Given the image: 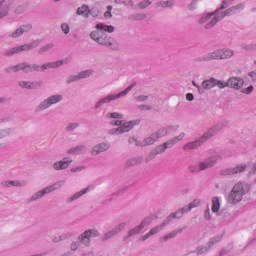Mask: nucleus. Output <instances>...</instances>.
Here are the masks:
<instances>
[{"label": "nucleus", "mask_w": 256, "mask_h": 256, "mask_svg": "<svg viewBox=\"0 0 256 256\" xmlns=\"http://www.w3.org/2000/svg\"><path fill=\"white\" fill-rule=\"evenodd\" d=\"M94 71L93 70H86L82 71L78 74L79 79H85L87 77H91L93 75Z\"/></svg>", "instance_id": "44"}, {"label": "nucleus", "mask_w": 256, "mask_h": 256, "mask_svg": "<svg viewBox=\"0 0 256 256\" xmlns=\"http://www.w3.org/2000/svg\"><path fill=\"white\" fill-rule=\"evenodd\" d=\"M2 187H25V182L18 180H5L1 183Z\"/></svg>", "instance_id": "22"}, {"label": "nucleus", "mask_w": 256, "mask_h": 256, "mask_svg": "<svg viewBox=\"0 0 256 256\" xmlns=\"http://www.w3.org/2000/svg\"><path fill=\"white\" fill-rule=\"evenodd\" d=\"M167 225H168V224H167V223L165 222V220H164L162 224H160V225H158V226L152 228V229L148 232L149 236L151 237V236H153V235H157V233H159V231H162V229H164L165 227H167Z\"/></svg>", "instance_id": "30"}, {"label": "nucleus", "mask_w": 256, "mask_h": 256, "mask_svg": "<svg viewBox=\"0 0 256 256\" xmlns=\"http://www.w3.org/2000/svg\"><path fill=\"white\" fill-rule=\"evenodd\" d=\"M129 21H143V19H147V14L144 13H135L128 16Z\"/></svg>", "instance_id": "31"}, {"label": "nucleus", "mask_w": 256, "mask_h": 256, "mask_svg": "<svg viewBox=\"0 0 256 256\" xmlns=\"http://www.w3.org/2000/svg\"><path fill=\"white\" fill-rule=\"evenodd\" d=\"M77 15H82V17H84L85 19H89V6L87 5H82L81 7H79L76 11Z\"/></svg>", "instance_id": "25"}, {"label": "nucleus", "mask_w": 256, "mask_h": 256, "mask_svg": "<svg viewBox=\"0 0 256 256\" xmlns=\"http://www.w3.org/2000/svg\"><path fill=\"white\" fill-rule=\"evenodd\" d=\"M235 53L231 49H216L213 52H209L204 56L197 59L200 62L209 61H223L225 59H231Z\"/></svg>", "instance_id": "6"}, {"label": "nucleus", "mask_w": 256, "mask_h": 256, "mask_svg": "<svg viewBox=\"0 0 256 256\" xmlns=\"http://www.w3.org/2000/svg\"><path fill=\"white\" fill-rule=\"evenodd\" d=\"M5 0L0 1V19H3V17H7L9 13V5L5 4Z\"/></svg>", "instance_id": "26"}, {"label": "nucleus", "mask_w": 256, "mask_h": 256, "mask_svg": "<svg viewBox=\"0 0 256 256\" xmlns=\"http://www.w3.org/2000/svg\"><path fill=\"white\" fill-rule=\"evenodd\" d=\"M39 45H41V40H34L29 44H24L21 46L11 48L10 50H7L4 53V56L5 57H13V55H17V53H21L23 51H31L33 49H36V47H38Z\"/></svg>", "instance_id": "8"}, {"label": "nucleus", "mask_w": 256, "mask_h": 256, "mask_svg": "<svg viewBox=\"0 0 256 256\" xmlns=\"http://www.w3.org/2000/svg\"><path fill=\"white\" fill-rule=\"evenodd\" d=\"M61 31H63L65 35H69V31H71V28L69 27V24L62 23L61 24Z\"/></svg>", "instance_id": "56"}, {"label": "nucleus", "mask_w": 256, "mask_h": 256, "mask_svg": "<svg viewBox=\"0 0 256 256\" xmlns=\"http://www.w3.org/2000/svg\"><path fill=\"white\" fill-rule=\"evenodd\" d=\"M188 171H190V173H199L201 170V166L200 165H190L188 167Z\"/></svg>", "instance_id": "49"}, {"label": "nucleus", "mask_w": 256, "mask_h": 256, "mask_svg": "<svg viewBox=\"0 0 256 256\" xmlns=\"http://www.w3.org/2000/svg\"><path fill=\"white\" fill-rule=\"evenodd\" d=\"M89 191V187H87L86 189L75 193L73 196L69 197L67 199V203H73V201L79 199V197H83V195H85V193H87Z\"/></svg>", "instance_id": "28"}, {"label": "nucleus", "mask_w": 256, "mask_h": 256, "mask_svg": "<svg viewBox=\"0 0 256 256\" xmlns=\"http://www.w3.org/2000/svg\"><path fill=\"white\" fill-rule=\"evenodd\" d=\"M183 137H185V133L182 132L179 136H176L173 139L168 140L163 145L164 147H166V150L171 149V147H173L177 143V141H182Z\"/></svg>", "instance_id": "23"}, {"label": "nucleus", "mask_w": 256, "mask_h": 256, "mask_svg": "<svg viewBox=\"0 0 256 256\" xmlns=\"http://www.w3.org/2000/svg\"><path fill=\"white\" fill-rule=\"evenodd\" d=\"M153 150L156 153V155H161V153H165V151H167L166 147L164 146V144L157 146Z\"/></svg>", "instance_id": "48"}, {"label": "nucleus", "mask_w": 256, "mask_h": 256, "mask_svg": "<svg viewBox=\"0 0 256 256\" xmlns=\"http://www.w3.org/2000/svg\"><path fill=\"white\" fill-rule=\"evenodd\" d=\"M77 127H79V123H70L67 125L66 131H74Z\"/></svg>", "instance_id": "64"}, {"label": "nucleus", "mask_w": 256, "mask_h": 256, "mask_svg": "<svg viewBox=\"0 0 256 256\" xmlns=\"http://www.w3.org/2000/svg\"><path fill=\"white\" fill-rule=\"evenodd\" d=\"M183 229L184 228H180L178 230H175L173 232H170V233L166 234L165 236H163L161 238V241H167L168 239H173V237H177L178 233H183Z\"/></svg>", "instance_id": "33"}, {"label": "nucleus", "mask_w": 256, "mask_h": 256, "mask_svg": "<svg viewBox=\"0 0 256 256\" xmlns=\"http://www.w3.org/2000/svg\"><path fill=\"white\" fill-rule=\"evenodd\" d=\"M115 99H119V96L118 94H111V95H108L102 99H100L96 105H95V109H99L102 107V105H105L107 103H111V101H115Z\"/></svg>", "instance_id": "19"}, {"label": "nucleus", "mask_w": 256, "mask_h": 256, "mask_svg": "<svg viewBox=\"0 0 256 256\" xmlns=\"http://www.w3.org/2000/svg\"><path fill=\"white\" fill-rule=\"evenodd\" d=\"M23 35V30H21V27L17 28L15 32L9 35V37H13L14 39H17V37H21Z\"/></svg>", "instance_id": "53"}, {"label": "nucleus", "mask_w": 256, "mask_h": 256, "mask_svg": "<svg viewBox=\"0 0 256 256\" xmlns=\"http://www.w3.org/2000/svg\"><path fill=\"white\" fill-rule=\"evenodd\" d=\"M201 205L200 199H194L189 205L185 206L187 211H191V209H195V207H199Z\"/></svg>", "instance_id": "40"}, {"label": "nucleus", "mask_w": 256, "mask_h": 256, "mask_svg": "<svg viewBox=\"0 0 256 256\" xmlns=\"http://www.w3.org/2000/svg\"><path fill=\"white\" fill-rule=\"evenodd\" d=\"M87 151L86 145H78L67 150L68 155H81Z\"/></svg>", "instance_id": "21"}, {"label": "nucleus", "mask_w": 256, "mask_h": 256, "mask_svg": "<svg viewBox=\"0 0 256 256\" xmlns=\"http://www.w3.org/2000/svg\"><path fill=\"white\" fill-rule=\"evenodd\" d=\"M185 213H189L187 210V207L184 206L183 208L178 209L176 212L171 213L164 221L166 222L167 225L173 221V219H181Z\"/></svg>", "instance_id": "18"}, {"label": "nucleus", "mask_w": 256, "mask_h": 256, "mask_svg": "<svg viewBox=\"0 0 256 256\" xmlns=\"http://www.w3.org/2000/svg\"><path fill=\"white\" fill-rule=\"evenodd\" d=\"M229 126L228 120H222L209 128L200 138L196 139L193 142L187 143L184 146V149H199L203 145V143H207L211 137H215L219 133V131H223L226 127Z\"/></svg>", "instance_id": "3"}, {"label": "nucleus", "mask_w": 256, "mask_h": 256, "mask_svg": "<svg viewBox=\"0 0 256 256\" xmlns=\"http://www.w3.org/2000/svg\"><path fill=\"white\" fill-rule=\"evenodd\" d=\"M18 85L21 89H30L31 81H20Z\"/></svg>", "instance_id": "55"}, {"label": "nucleus", "mask_w": 256, "mask_h": 256, "mask_svg": "<svg viewBox=\"0 0 256 256\" xmlns=\"http://www.w3.org/2000/svg\"><path fill=\"white\" fill-rule=\"evenodd\" d=\"M73 235L71 233H65L60 236L54 237L52 239L53 243H59L60 241H65V239H69V237H72Z\"/></svg>", "instance_id": "37"}, {"label": "nucleus", "mask_w": 256, "mask_h": 256, "mask_svg": "<svg viewBox=\"0 0 256 256\" xmlns=\"http://www.w3.org/2000/svg\"><path fill=\"white\" fill-rule=\"evenodd\" d=\"M153 223V216H148L142 220V222L139 224V226L142 229H145V227H149Z\"/></svg>", "instance_id": "38"}, {"label": "nucleus", "mask_w": 256, "mask_h": 256, "mask_svg": "<svg viewBox=\"0 0 256 256\" xmlns=\"http://www.w3.org/2000/svg\"><path fill=\"white\" fill-rule=\"evenodd\" d=\"M122 5H124V7H135V2H133V0H123Z\"/></svg>", "instance_id": "62"}, {"label": "nucleus", "mask_w": 256, "mask_h": 256, "mask_svg": "<svg viewBox=\"0 0 256 256\" xmlns=\"http://www.w3.org/2000/svg\"><path fill=\"white\" fill-rule=\"evenodd\" d=\"M154 157H157V153L155 152V150H152L145 159L146 163H149V161H153Z\"/></svg>", "instance_id": "59"}, {"label": "nucleus", "mask_w": 256, "mask_h": 256, "mask_svg": "<svg viewBox=\"0 0 256 256\" xmlns=\"http://www.w3.org/2000/svg\"><path fill=\"white\" fill-rule=\"evenodd\" d=\"M175 5V0H168V1H160L156 3L157 7H163V8H171Z\"/></svg>", "instance_id": "36"}, {"label": "nucleus", "mask_w": 256, "mask_h": 256, "mask_svg": "<svg viewBox=\"0 0 256 256\" xmlns=\"http://www.w3.org/2000/svg\"><path fill=\"white\" fill-rule=\"evenodd\" d=\"M75 81H79V75H72L69 76L66 80V83L70 84V83H75Z\"/></svg>", "instance_id": "58"}, {"label": "nucleus", "mask_w": 256, "mask_h": 256, "mask_svg": "<svg viewBox=\"0 0 256 256\" xmlns=\"http://www.w3.org/2000/svg\"><path fill=\"white\" fill-rule=\"evenodd\" d=\"M95 29L90 33V39L98 43V45H102V47H108L110 49L117 48V41L115 38L107 35L106 33H113L115 31V27L111 25H106L103 23H99L95 26ZM105 31V32H103Z\"/></svg>", "instance_id": "1"}, {"label": "nucleus", "mask_w": 256, "mask_h": 256, "mask_svg": "<svg viewBox=\"0 0 256 256\" xmlns=\"http://www.w3.org/2000/svg\"><path fill=\"white\" fill-rule=\"evenodd\" d=\"M219 209H221V202L219 201V197L212 198V212L219 213Z\"/></svg>", "instance_id": "32"}, {"label": "nucleus", "mask_w": 256, "mask_h": 256, "mask_svg": "<svg viewBox=\"0 0 256 256\" xmlns=\"http://www.w3.org/2000/svg\"><path fill=\"white\" fill-rule=\"evenodd\" d=\"M214 87H218V89H223V80H218L215 77L204 80L201 84V87H198V92L200 95H203L205 91H211V89H214Z\"/></svg>", "instance_id": "9"}, {"label": "nucleus", "mask_w": 256, "mask_h": 256, "mask_svg": "<svg viewBox=\"0 0 256 256\" xmlns=\"http://www.w3.org/2000/svg\"><path fill=\"white\" fill-rule=\"evenodd\" d=\"M63 101L62 95H52L42 101L35 109L36 113H41V111H45V109H49L51 105H55L56 103H60Z\"/></svg>", "instance_id": "12"}, {"label": "nucleus", "mask_w": 256, "mask_h": 256, "mask_svg": "<svg viewBox=\"0 0 256 256\" xmlns=\"http://www.w3.org/2000/svg\"><path fill=\"white\" fill-rule=\"evenodd\" d=\"M39 87H43V81H33L30 82V88L31 90L33 89H39Z\"/></svg>", "instance_id": "46"}, {"label": "nucleus", "mask_w": 256, "mask_h": 256, "mask_svg": "<svg viewBox=\"0 0 256 256\" xmlns=\"http://www.w3.org/2000/svg\"><path fill=\"white\" fill-rule=\"evenodd\" d=\"M221 159V156L214 155L208 157L205 161L200 162V170L205 171L207 169H211V167H214V165H217V162Z\"/></svg>", "instance_id": "16"}, {"label": "nucleus", "mask_w": 256, "mask_h": 256, "mask_svg": "<svg viewBox=\"0 0 256 256\" xmlns=\"http://www.w3.org/2000/svg\"><path fill=\"white\" fill-rule=\"evenodd\" d=\"M125 227H127V223L122 222L114 228V231H116V233L119 235V233H121Z\"/></svg>", "instance_id": "51"}, {"label": "nucleus", "mask_w": 256, "mask_h": 256, "mask_svg": "<svg viewBox=\"0 0 256 256\" xmlns=\"http://www.w3.org/2000/svg\"><path fill=\"white\" fill-rule=\"evenodd\" d=\"M81 241L77 242V241H74L70 244V249L71 251H77V249H79V247L81 246Z\"/></svg>", "instance_id": "57"}, {"label": "nucleus", "mask_w": 256, "mask_h": 256, "mask_svg": "<svg viewBox=\"0 0 256 256\" xmlns=\"http://www.w3.org/2000/svg\"><path fill=\"white\" fill-rule=\"evenodd\" d=\"M253 89V85H250L249 87L242 89L241 93H244L245 95H251L253 93Z\"/></svg>", "instance_id": "60"}, {"label": "nucleus", "mask_w": 256, "mask_h": 256, "mask_svg": "<svg viewBox=\"0 0 256 256\" xmlns=\"http://www.w3.org/2000/svg\"><path fill=\"white\" fill-rule=\"evenodd\" d=\"M233 3H235V0H223L221 6L216 10L219 12L224 11V9L231 7Z\"/></svg>", "instance_id": "35"}, {"label": "nucleus", "mask_w": 256, "mask_h": 256, "mask_svg": "<svg viewBox=\"0 0 256 256\" xmlns=\"http://www.w3.org/2000/svg\"><path fill=\"white\" fill-rule=\"evenodd\" d=\"M243 9H245V3H238L234 6H231L228 8H226L225 11H220L217 10V17L216 18H212L211 21H209L208 23H206V25L204 26V29H213V26L216 23H219V21H223V19H225V17H231V15H237V13H241V11H243Z\"/></svg>", "instance_id": "4"}, {"label": "nucleus", "mask_w": 256, "mask_h": 256, "mask_svg": "<svg viewBox=\"0 0 256 256\" xmlns=\"http://www.w3.org/2000/svg\"><path fill=\"white\" fill-rule=\"evenodd\" d=\"M63 65V60L49 62L43 64L42 66L38 64H30L29 62H21L17 65L10 66L5 68L6 73H19V71H23V73H33V71H45L46 69H57V67H61Z\"/></svg>", "instance_id": "2"}, {"label": "nucleus", "mask_w": 256, "mask_h": 256, "mask_svg": "<svg viewBox=\"0 0 256 256\" xmlns=\"http://www.w3.org/2000/svg\"><path fill=\"white\" fill-rule=\"evenodd\" d=\"M53 47H55V44H53V43L46 44L45 46H42L38 50V53H39V55H43V53H47V51H51V49H53Z\"/></svg>", "instance_id": "39"}, {"label": "nucleus", "mask_w": 256, "mask_h": 256, "mask_svg": "<svg viewBox=\"0 0 256 256\" xmlns=\"http://www.w3.org/2000/svg\"><path fill=\"white\" fill-rule=\"evenodd\" d=\"M135 85H137V82H132V84L128 86L124 91L117 94L118 98L125 97V95H127V93H129L133 89V87H135Z\"/></svg>", "instance_id": "41"}, {"label": "nucleus", "mask_w": 256, "mask_h": 256, "mask_svg": "<svg viewBox=\"0 0 256 256\" xmlns=\"http://www.w3.org/2000/svg\"><path fill=\"white\" fill-rule=\"evenodd\" d=\"M111 146L107 143H100L98 145L93 146L91 150V155H99L101 153H104V151L109 150Z\"/></svg>", "instance_id": "20"}, {"label": "nucleus", "mask_w": 256, "mask_h": 256, "mask_svg": "<svg viewBox=\"0 0 256 256\" xmlns=\"http://www.w3.org/2000/svg\"><path fill=\"white\" fill-rule=\"evenodd\" d=\"M245 171H247V164H239L236 167L221 170L220 175H239Z\"/></svg>", "instance_id": "15"}, {"label": "nucleus", "mask_w": 256, "mask_h": 256, "mask_svg": "<svg viewBox=\"0 0 256 256\" xmlns=\"http://www.w3.org/2000/svg\"><path fill=\"white\" fill-rule=\"evenodd\" d=\"M143 163V157L131 158L126 162V167H135V165H141Z\"/></svg>", "instance_id": "27"}, {"label": "nucleus", "mask_w": 256, "mask_h": 256, "mask_svg": "<svg viewBox=\"0 0 256 256\" xmlns=\"http://www.w3.org/2000/svg\"><path fill=\"white\" fill-rule=\"evenodd\" d=\"M63 185H65V181L61 180V181H58L50 186H47L43 190H40V191L34 193L30 197L29 202L31 203L33 201H37V200L41 199L42 197H45V195H47V193H53V191H57V189H61V187H63Z\"/></svg>", "instance_id": "7"}, {"label": "nucleus", "mask_w": 256, "mask_h": 256, "mask_svg": "<svg viewBox=\"0 0 256 256\" xmlns=\"http://www.w3.org/2000/svg\"><path fill=\"white\" fill-rule=\"evenodd\" d=\"M91 237H101V232L97 229H88L78 236V241H80L84 247H89V245H91Z\"/></svg>", "instance_id": "11"}, {"label": "nucleus", "mask_w": 256, "mask_h": 256, "mask_svg": "<svg viewBox=\"0 0 256 256\" xmlns=\"http://www.w3.org/2000/svg\"><path fill=\"white\" fill-rule=\"evenodd\" d=\"M173 127H168V128H160L158 129L155 133L151 134L150 137H147L144 140V145H153V143H156V141H159L161 137H165L167 135V131L169 129H172Z\"/></svg>", "instance_id": "13"}, {"label": "nucleus", "mask_w": 256, "mask_h": 256, "mask_svg": "<svg viewBox=\"0 0 256 256\" xmlns=\"http://www.w3.org/2000/svg\"><path fill=\"white\" fill-rule=\"evenodd\" d=\"M244 83L245 81H243V79L239 77H231L228 79L227 82L222 81V89H225V87H230L231 89H236L237 91H239V89L243 87Z\"/></svg>", "instance_id": "14"}, {"label": "nucleus", "mask_w": 256, "mask_h": 256, "mask_svg": "<svg viewBox=\"0 0 256 256\" xmlns=\"http://www.w3.org/2000/svg\"><path fill=\"white\" fill-rule=\"evenodd\" d=\"M221 239H222V237L219 235L211 238L210 241L208 242V248L211 249V247H213V245H217V243H219V241H221Z\"/></svg>", "instance_id": "42"}, {"label": "nucleus", "mask_w": 256, "mask_h": 256, "mask_svg": "<svg viewBox=\"0 0 256 256\" xmlns=\"http://www.w3.org/2000/svg\"><path fill=\"white\" fill-rule=\"evenodd\" d=\"M141 231H143V229L141 228L140 225L132 228L131 230L128 231L127 236L124 237V241H127V239H129V237H133V235H139V233H141Z\"/></svg>", "instance_id": "29"}, {"label": "nucleus", "mask_w": 256, "mask_h": 256, "mask_svg": "<svg viewBox=\"0 0 256 256\" xmlns=\"http://www.w3.org/2000/svg\"><path fill=\"white\" fill-rule=\"evenodd\" d=\"M141 123V120H132L129 122H125L115 129H112L109 131L110 135H121V133H129L131 129H133L135 126L139 125Z\"/></svg>", "instance_id": "10"}, {"label": "nucleus", "mask_w": 256, "mask_h": 256, "mask_svg": "<svg viewBox=\"0 0 256 256\" xmlns=\"http://www.w3.org/2000/svg\"><path fill=\"white\" fill-rule=\"evenodd\" d=\"M211 17H213V19H217V9L214 12L203 14L198 20V23L203 25V23H207V20L211 19Z\"/></svg>", "instance_id": "24"}, {"label": "nucleus", "mask_w": 256, "mask_h": 256, "mask_svg": "<svg viewBox=\"0 0 256 256\" xmlns=\"http://www.w3.org/2000/svg\"><path fill=\"white\" fill-rule=\"evenodd\" d=\"M151 5V0H143L138 3L137 7L138 9H147Z\"/></svg>", "instance_id": "45"}, {"label": "nucleus", "mask_w": 256, "mask_h": 256, "mask_svg": "<svg viewBox=\"0 0 256 256\" xmlns=\"http://www.w3.org/2000/svg\"><path fill=\"white\" fill-rule=\"evenodd\" d=\"M204 219H206V221H211V210L209 209V206H207L204 211Z\"/></svg>", "instance_id": "63"}, {"label": "nucleus", "mask_w": 256, "mask_h": 256, "mask_svg": "<svg viewBox=\"0 0 256 256\" xmlns=\"http://www.w3.org/2000/svg\"><path fill=\"white\" fill-rule=\"evenodd\" d=\"M20 29L22 30V33H29V31H31V29H33V25L24 24V25L20 26Z\"/></svg>", "instance_id": "54"}, {"label": "nucleus", "mask_w": 256, "mask_h": 256, "mask_svg": "<svg viewBox=\"0 0 256 256\" xmlns=\"http://www.w3.org/2000/svg\"><path fill=\"white\" fill-rule=\"evenodd\" d=\"M73 163V159L70 157H65L62 160L55 162L53 164V170L54 171H63L65 169H68L69 166Z\"/></svg>", "instance_id": "17"}, {"label": "nucleus", "mask_w": 256, "mask_h": 256, "mask_svg": "<svg viewBox=\"0 0 256 256\" xmlns=\"http://www.w3.org/2000/svg\"><path fill=\"white\" fill-rule=\"evenodd\" d=\"M115 235H118L116 230L113 228L112 230L108 231L101 237V241H109V239H113Z\"/></svg>", "instance_id": "34"}, {"label": "nucleus", "mask_w": 256, "mask_h": 256, "mask_svg": "<svg viewBox=\"0 0 256 256\" xmlns=\"http://www.w3.org/2000/svg\"><path fill=\"white\" fill-rule=\"evenodd\" d=\"M9 135H11V129L10 128L0 130V139H3L5 137H9Z\"/></svg>", "instance_id": "50"}, {"label": "nucleus", "mask_w": 256, "mask_h": 256, "mask_svg": "<svg viewBox=\"0 0 256 256\" xmlns=\"http://www.w3.org/2000/svg\"><path fill=\"white\" fill-rule=\"evenodd\" d=\"M107 119H123V114L119 112H112L106 114Z\"/></svg>", "instance_id": "43"}, {"label": "nucleus", "mask_w": 256, "mask_h": 256, "mask_svg": "<svg viewBox=\"0 0 256 256\" xmlns=\"http://www.w3.org/2000/svg\"><path fill=\"white\" fill-rule=\"evenodd\" d=\"M199 1L201 0H192L188 5L189 11H195V9H197V5L199 4Z\"/></svg>", "instance_id": "52"}, {"label": "nucleus", "mask_w": 256, "mask_h": 256, "mask_svg": "<svg viewBox=\"0 0 256 256\" xmlns=\"http://www.w3.org/2000/svg\"><path fill=\"white\" fill-rule=\"evenodd\" d=\"M241 48L244 49V51H255L256 44H242Z\"/></svg>", "instance_id": "47"}, {"label": "nucleus", "mask_w": 256, "mask_h": 256, "mask_svg": "<svg viewBox=\"0 0 256 256\" xmlns=\"http://www.w3.org/2000/svg\"><path fill=\"white\" fill-rule=\"evenodd\" d=\"M249 193V184L245 182H237L228 195V203L237 205L243 201V196Z\"/></svg>", "instance_id": "5"}, {"label": "nucleus", "mask_w": 256, "mask_h": 256, "mask_svg": "<svg viewBox=\"0 0 256 256\" xmlns=\"http://www.w3.org/2000/svg\"><path fill=\"white\" fill-rule=\"evenodd\" d=\"M209 246L205 247V246H201L199 248H197V255H203V253H207V251H209Z\"/></svg>", "instance_id": "61"}]
</instances>
